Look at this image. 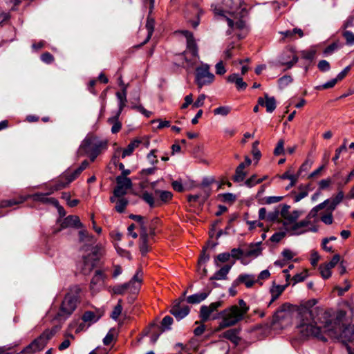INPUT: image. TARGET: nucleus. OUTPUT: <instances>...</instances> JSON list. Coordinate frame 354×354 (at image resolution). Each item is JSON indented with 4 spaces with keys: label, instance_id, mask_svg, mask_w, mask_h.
<instances>
[{
    "label": "nucleus",
    "instance_id": "37",
    "mask_svg": "<svg viewBox=\"0 0 354 354\" xmlns=\"http://www.w3.org/2000/svg\"><path fill=\"white\" fill-rule=\"evenodd\" d=\"M116 183L117 185L124 187L127 189H130L132 186L131 180L127 176H117Z\"/></svg>",
    "mask_w": 354,
    "mask_h": 354
},
{
    "label": "nucleus",
    "instance_id": "21",
    "mask_svg": "<svg viewBox=\"0 0 354 354\" xmlns=\"http://www.w3.org/2000/svg\"><path fill=\"white\" fill-rule=\"evenodd\" d=\"M148 237L147 228L143 227L142 231L140 232V251L142 256L145 255L149 250Z\"/></svg>",
    "mask_w": 354,
    "mask_h": 354
},
{
    "label": "nucleus",
    "instance_id": "12",
    "mask_svg": "<svg viewBox=\"0 0 354 354\" xmlns=\"http://www.w3.org/2000/svg\"><path fill=\"white\" fill-rule=\"evenodd\" d=\"M310 224V221H308V219H304L295 223L284 229L286 232L289 233L291 236H299L308 232L307 227L309 226Z\"/></svg>",
    "mask_w": 354,
    "mask_h": 354
},
{
    "label": "nucleus",
    "instance_id": "11",
    "mask_svg": "<svg viewBox=\"0 0 354 354\" xmlns=\"http://www.w3.org/2000/svg\"><path fill=\"white\" fill-rule=\"evenodd\" d=\"M222 301H217L211 303L209 305H203L200 308L199 317L202 322H205L209 319L214 315V312L216 311L218 308L223 306Z\"/></svg>",
    "mask_w": 354,
    "mask_h": 354
},
{
    "label": "nucleus",
    "instance_id": "61",
    "mask_svg": "<svg viewBox=\"0 0 354 354\" xmlns=\"http://www.w3.org/2000/svg\"><path fill=\"white\" fill-rule=\"evenodd\" d=\"M317 67L319 69V71L322 72L328 71L330 68V64L326 60H321L317 64Z\"/></svg>",
    "mask_w": 354,
    "mask_h": 354
},
{
    "label": "nucleus",
    "instance_id": "28",
    "mask_svg": "<svg viewBox=\"0 0 354 354\" xmlns=\"http://www.w3.org/2000/svg\"><path fill=\"white\" fill-rule=\"evenodd\" d=\"M301 215V212L299 210H294L286 216V219L282 221V224L285 227L298 222L297 220Z\"/></svg>",
    "mask_w": 354,
    "mask_h": 354
},
{
    "label": "nucleus",
    "instance_id": "46",
    "mask_svg": "<svg viewBox=\"0 0 354 354\" xmlns=\"http://www.w3.org/2000/svg\"><path fill=\"white\" fill-rule=\"evenodd\" d=\"M129 218L140 224V232L142 231L143 227L147 228V226L145 225V218L144 216H140V215H136V214H130Z\"/></svg>",
    "mask_w": 354,
    "mask_h": 354
},
{
    "label": "nucleus",
    "instance_id": "43",
    "mask_svg": "<svg viewBox=\"0 0 354 354\" xmlns=\"http://www.w3.org/2000/svg\"><path fill=\"white\" fill-rule=\"evenodd\" d=\"M141 198L145 202H146L149 205L150 207H155V200L152 194H150L147 192H145L142 193Z\"/></svg>",
    "mask_w": 354,
    "mask_h": 354
},
{
    "label": "nucleus",
    "instance_id": "18",
    "mask_svg": "<svg viewBox=\"0 0 354 354\" xmlns=\"http://www.w3.org/2000/svg\"><path fill=\"white\" fill-rule=\"evenodd\" d=\"M279 33L283 35V37L280 40L282 42H284L286 39L288 41H293L298 37L301 38L304 37L303 30L299 28H295L292 30H288L286 31H281Z\"/></svg>",
    "mask_w": 354,
    "mask_h": 354
},
{
    "label": "nucleus",
    "instance_id": "4",
    "mask_svg": "<svg viewBox=\"0 0 354 354\" xmlns=\"http://www.w3.org/2000/svg\"><path fill=\"white\" fill-rule=\"evenodd\" d=\"M211 7L216 16H220L227 21L228 27L231 29V30H227L228 35L231 34L232 31L243 30L245 28V22L241 19H238L233 12L224 10L216 5H212Z\"/></svg>",
    "mask_w": 354,
    "mask_h": 354
},
{
    "label": "nucleus",
    "instance_id": "19",
    "mask_svg": "<svg viewBox=\"0 0 354 354\" xmlns=\"http://www.w3.org/2000/svg\"><path fill=\"white\" fill-rule=\"evenodd\" d=\"M264 97L265 99L263 97L258 98V104L261 106H265L268 113H272L277 107L275 98L274 97H270L267 93L264 95Z\"/></svg>",
    "mask_w": 354,
    "mask_h": 354
},
{
    "label": "nucleus",
    "instance_id": "60",
    "mask_svg": "<svg viewBox=\"0 0 354 354\" xmlns=\"http://www.w3.org/2000/svg\"><path fill=\"white\" fill-rule=\"evenodd\" d=\"M259 145V142L258 140L255 141L252 144V154H253L254 158H256L257 160H259L261 156V151L258 149Z\"/></svg>",
    "mask_w": 354,
    "mask_h": 354
},
{
    "label": "nucleus",
    "instance_id": "32",
    "mask_svg": "<svg viewBox=\"0 0 354 354\" xmlns=\"http://www.w3.org/2000/svg\"><path fill=\"white\" fill-rule=\"evenodd\" d=\"M142 273L140 270H138L137 272L134 274L131 281H129V283H131V286L132 287L133 292H135L137 291L140 286V283L142 281Z\"/></svg>",
    "mask_w": 354,
    "mask_h": 354
},
{
    "label": "nucleus",
    "instance_id": "36",
    "mask_svg": "<svg viewBox=\"0 0 354 354\" xmlns=\"http://www.w3.org/2000/svg\"><path fill=\"white\" fill-rule=\"evenodd\" d=\"M119 115H118V113L115 116L108 119V122L109 124H112L111 132L113 133H116L119 132L121 129L122 124L118 120Z\"/></svg>",
    "mask_w": 354,
    "mask_h": 354
},
{
    "label": "nucleus",
    "instance_id": "5",
    "mask_svg": "<svg viewBox=\"0 0 354 354\" xmlns=\"http://www.w3.org/2000/svg\"><path fill=\"white\" fill-rule=\"evenodd\" d=\"M58 330L59 328L57 326L50 330H46L39 337L35 339L28 346L24 348L21 351V354H28L42 350L48 343V340L55 335Z\"/></svg>",
    "mask_w": 354,
    "mask_h": 354
},
{
    "label": "nucleus",
    "instance_id": "20",
    "mask_svg": "<svg viewBox=\"0 0 354 354\" xmlns=\"http://www.w3.org/2000/svg\"><path fill=\"white\" fill-rule=\"evenodd\" d=\"M82 226V224L80 222V218L75 215L68 216L62 221L60 224V227L62 229H65L68 227L80 228Z\"/></svg>",
    "mask_w": 354,
    "mask_h": 354
},
{
    "label": "nucleus",
    "instance_id": "31",
    "mask_svg": "<svg viewBox=\"0 0 354 354\" xmlns=\"http://www.w3.org/2000/svg\"><path fill=\"white\" fill-rule=\"evenodd\" d=\"M343 198H344V193L342 191L340 190L337 193V194L335 196V197L331 198L330 200L328 199L329 202L327 204L328 205L327 209L330 212H333V210H335L337 205L342 202Z\"/></svg>",
    "mask_w": 354,
    "mask_h": 354
},
{
    "label": "nucleus",
    "instance_id": "34",
    "mask_svg": "<svg viewBox=\"0 0 354 354\" xmlns=\"http://www.w3.org/2000/svg\"><path fill=\"white\" fill-rule=\"evenodd\" d=\"M141 141L140 140H134L131 142L128 146L123 150L122 153V158H124L127 156H130L133 150L139 146Z\"/></svg>",
    "mask_w": 354,
    "mask_h": 354
},
{
    "label": "nucleus",
    "instance_id": "42",
    "mask_svg": "<svg viewBox=\"0 0 354 354\" xmlns=\"http://www.w3.org/2000/svg\"><path fill=\"white\" fill-rule=\"evenodd\" d=\"M129 204V201L125 198H120L116 201L115 206V210L119 213L124 212L126 207Z\"/></svg>",
    "mask_w": 354,
    "mask_h": 354
},
{
    "label": "nucleus",
    "instance_id": "9",
    "mask_svg": "<svg viewBox=\"0 0 354 354\" xmlns=\"http://www.w3.org/2000/svg\"><path fill=\"white\" fill-rule=\"evenodd\" d=\"M214 75L210 72L209 65L202 63L196 68L195 82L199 88L212 84L214 80Z\"/></svg>",
    "mask_w": 354,
    "mask_h": 354
},
{
    "label": "nucleus",
    "instance_id": "24",
    "mask_svg": "<svg viewBox=\"0 0 354 354\" xmlns=\"http://www.w3.org/2000/svg\"><path fill=\"white\" fill-rule=\"evenodd\" d=\"M236 284L242 283L245 285L248 288H252L254 283H256V279L254 275L249 274H240L236 280L235 281Z\"/></svg>",
    "mask_w": 354,
    "mask_h": 354
},
{
    "label": "nucleus",
    "instance_id": "2",
    "mask_svg": "<svg viewBox=\"0 0 354 354\" xmlns=\"http://www.w3.org/2000/svg\"><path fill=\"white\" fill-rule=\"evenodd\" d=\"M81 291L82 289L79 286H74L70 288L60 304L59 309L55 317V319L62 322H65L74 313L80 302Z\"/></svg>",
    "mask_w": 354,
    "mask_h": 354
},
{
    "label": "nucleus",
    "instance_id": "7",
    "mask_svg": "<svg viewBox=\"0 0 354 354\" xmlns=\"http://www.w3.org/2000/svg\"><path fill=\"white\" fill-rule=\"evenodd\" d=\"M47 196L48 194L37 193L21 198L20 201H17L15 199L6 200L1 202L0 207H11L14 205L23 203L28 198H32L34 201H39L46 204H51L53 206H58V201L57 199L55 198H48Z\"/></svg>",
    "mask_w": 354,
    "mask_h": 354
},
{
    "label": "nucleus",
    "instance_id": "39",
    "mask_svg": "<svg viewBox=\"0 0 354 354\" xmlns=\"http://www.w3.org/2000/svg\"><path fill=\"white\" fill-rule=\"evenodd\" d=\"M155 194L159 195L160 201L162 203H167L173 196V194L169 191H161L159 189L155 190Z\"/></svg>",
    "mask_w": 354,
    "mask_h": 354
},
{
    "label": "nucleus",
    "instance_id": "26",
    "mask_svg": "<svg viewBox=\"0 0 354 354\" xmlns=\"http://www.w3.org/2000/svg\"><path fill=\"white\" fill-rule=\"evenodd\" d=\"M286 51L288 53V57L290 58L292 57V59L289 60L283 55H281L279 61L282 65H286L288 68H290L298 62V57L294 55V53L290 49H287Z\"/></svg>",
    "mask_w": 354,
    "mask_h": 354
},
{
    "label": "nucleus",
    "instance_id": "57",
    "mask_svg": "<svg viewBox=\"0 0 354 354\" xmlns=\"http://www.w3.org/2000/svg\"><path fill=\"white\" fill-rule=\"evenodd\" d=\"M313 160L307 159L300 167L297 174L301 175L303 171H308L312 165H313Z\"/></svg>",
    "mask_w": 354,
    "mask_h": 354
},
{
    "label": "nucleus",
    "instance_id": "8",
    "mask_svg": "<svg viewBox=\"0 0 354 354\" xmlns=\"http://www.w3.org/2000/svg\"><path fill=\"white\" fill-rule=\"evenodd\" d=\"M100 249L97 247L93 248L91 252L82 258L80 265L81 272L85 274H89L95 267L97 266L100 259Z\"/></svg>",
    "mask_w": 354,
    "mask_h": 354
},
{
    "label": "nucleus",
    "instance_id": "35",
    "mask_svg": "<svg viewBox=\"0 0 354 354\" xmlns=\"http://www.w3.org/2000/svg\"><path fill=\"white\" fill-rule=\"evenodd\" d=\"M116 96L118 99L119 100V110H118V115H120L123 109V108L125 106V104L127 102V88L124 86L122 89V92H118L116 93Z\"/></svg>",
    "mask_w": 354,
    "mask_h": 354
},
{
    "label": "nucleus",
    "instance_id": "13",
    "mask_svg": "<svg viewBox=\"0 0 354 354\" xmlns=\"http://www.w3.org/2000/svg\"><path fill=\"white\" fill-rule=\"evenodd\" d=\"M82 171L77 168L73 171H66L61 176V179L58 181L55 186L56 189H61L68 185L72 181L76 179Z\"/></svg>",
    "mask_w": 354,
    "mask_h": 354
},
{
    "label": "nucleus",
    "instance_id": "14",
    "mask_svg": "<svg viewBox=\"0 0 354 354\" xmlns=\"http://www.w3.org/2000/svg\"><path fill=\"white\" fill-rule=\"evenodd\" d=\"M183 301V298H178L174 301L172 308L170 310V313L177 319L180 320L185 317L189 313V307L187 305L181 306V302Z\"/></svg>",
    "mask_w": 354,
    "mask_h": 354
},
{
    "label": "nucleus",
    "instance_id": "47",
    "mask_svg": "<svg viewBox=\"0 0 354 354\" xmlns=\"http://www.w3.org/2000/svg\"><path fill=\"white\" fill-rule=\"evenodd\" d=\"M319 270L321 275L324 279H328L331 276V268L327 266L326 264L320 265Z\"/></svg>",
    "mask_w": 354,
    "mask_h": 354
},
{
    "label": "nucleus",
    "instance_id": "15",
    "mask_svg": "<svg viewBox=\"0 0 354 354\" xmlns=\"http://www.w3.org/2000/svg\"><path fill=\"white\" fill-rule=\"evenodd\" d=\"M106 278L104 272L100 270H97L95 272V274L93 277L91 283L90 288L93 292H97L104 286V279Z\"/></svg>",
    "mask_w": 354,
    "mask_h": 354
},
{
    "label": "nucleus",
    "instance_id": "49",
    "mask_svg": "<svg viewBox=\"0 0 354 354\" xmlns=\"http://www.w3.org/2000/svg\"><path fill=\"white\" fill-rule=\"evenodd\" d=\"M121 302H122V300L120 299L118 301V304L115 306V308L112 312L111 317H112V319H113L115 320L118 319V317L120 315V314L122 311V306Z\"/></svg>",
    "mask_w": 354,
    "mask_h": 354
},
{
    "label": "nucleus",
    "instance_id": "30",
    "mask_svg": "<svg viewBox=\"0 0 354 354\" xmlns=\"http://www.w3.org/2000/svg\"><path fill=\"white\" fill-rule=\"evenodd\" d=\"M286 286H287V285H286V286L276 285V286H273L270 288V293L272 295V298L268 304V306H270L272 303H273L276 299H278V297L285 290Z\"/></svg>",
    "mask_w": 354,
    "mask_h": 354
},
{
    "label": "nucleus",
    "instance_id": "55",
    "mask_svg": "<svg viewBox=\"0 0 354 354\" xmlns=\"http://www.w3.org/2000/svg\"><path fill=\"white\" fill-rule=\"evenodd\" d=\"M315 55V50H303L301 52V56L303 59L312 61Z\"/></svg>",
    "mask_w": 354,
    "mask_h": 354
},
{
    "label": "nucleus",
    "instance_id": "52",
    "mask_svg": "<svg viewBox=\"0 0 354 354\" xmlns=\"http://www.w3.org/2000/svg\"><path fill=\"white\" fill-rule=\"evenodd\" d=\"M173 323V318L170 316H165L161 322V327L162 330H168Z\"/></svg>",
    "mask_w": 354,
    "mask_h": 354
},
{
    "label": "nucleus",
    "instance_id": "17",
    "mask_svg": "<svg viewBox=\"0 0 354 354\" xmlns=\"http://www.w3.org/2000/svg\"><path fill=\"white\" fill-rule=\"evenodd\" d=\"M261 242L250 244L248 248L243 249L244 257L257 258L262 253Z\"/></svg>",
    "mask_w": 354,
    "mask_h": 354
},
{
    "label": "nucleus",
    "instance_id": "1",
    "mask_svg": "<svg viewBox=\"0 0 354 354\" xmlns=\"http://www.w3.org/2000/svg\"><path fill=\"white\" fill-rule=\"evenodd\" d=\"M345 313L339 311L335 315L331 310H321L315 319L313 311L306 306L297 310L296 328L304 338H315L326 342L328 338L339 339L346 337V333L353 332L351 326L344 327L342 324Z\"/></svg>",
    "mask_w": 354,
    "mask_h": 354
},
{
    "label": "nucleus",
    "instance_id": "3",
    "mask_svg": "<svg viewBox=\"0 0 354 354\" xmlns=\"http://www.w3.org/2000/svg\"><path fill=\"white\" fill-rule=\"evenodd\" d=\"M244 316L245 315L239 311V306L233 305L216 313V315H214L212 319L215 320L221 318V322L219 323L216 330L218 331L236 325L243 319Z\"/></svg>",
    "mask_w": 354,
    "mask_h": 354
},
{
    "label": "nucleus",
    "instance_id": "10",
    "mask_svg": "<svg viewBox=\"0 0 354 354\" xmlns=\"http://www.w3.org/2000/svg\"><path fill=\"white\" fill-rule=\"evenodd\" d=\"M102 145V142L96 137L87 136L82 142L77 153L80 156H84L91 151H100Z\"/></svg>",
    "mask_w": 354,
    "mask_h": 354
},
{
    "label": "nucleus",
    "instance_id": "48",
    "mask_svg": "<svg viewBox=\"0 0 354 354\" xmlns=\"http://www.w3.org/2000/svg\"><path fill=\"white\" fill-rule=\"evenodd\" d=\"M270 276V273L268 270H264L261 271L259 274L258 275L257 279H256L257 283L259 284L260 286L263 285V280L268 279Z\"/></svg>",
    "mask_w": 354,
    "mask_h": 354
},
{
    "label": "nucleus",
    "instance_id": "59",
    "mask_svg": "<svg viewBox=\"0 0 354 354\" xmlns=\"http://www.w3.org/2000/svg\"><path fill=\"white\" fill-rule=\"evenodd\" d=\"M287 232L286 230L284 232H279L274 233L270 239L272 242L278 243L279 242L284 236Z\"/></svg>",
    "mask_w": 354,
    "mask_h": 354
},
{
    "label": "nucleus",
    "instance_id": "51",
    "mask_svg": "<svg viewBox=\"0 0 354 354\" xmlns=\"http://www.w3.org/2000/svg\"><path fill=\"white\" fill-rule=\"evenodd\" d=\"M342 35L345 38L347 45L352 46L354 44V33L349 30H345Z\"/></svg>",
    "mask_w": 354,
    "mask_h": 354
},
{
    "label": "nucleus",
    "instance_id": "25",
    "mask_svg": "<svg viewBox=\"0 0 354 354\" xmlns=\"http://www.w3.org/2000/svg\"><path fill=\"white\" fill-rule=\"evenodd\" d=\"M227 82L234 83L239 91H243L247 88V83L245 82L239 74L233 73L227 77Z\"/></svg>",
    "mask_w": 354,
    "mask_h": 354
},
{
    "label": "nucleus",
    "instance_id": "54",
    "mask_svg": "<svg viewBox=\"0 0 354 354\" xmlns=\"http://www.w3.org/2000/svg\"><path fill=\"white\" fill-rule=\"evenodd\" d=\"M246 176V173L243 170L236 169L235 174L233 176V180L234 182H241L244 180Z\"/></svg>",
    "mask_w": 354,
    "mask_h": 354
},
{
    "label": "nucleus",
    "instance_id": "27",
    "mask_svg": "<svg viewBox=\"0 0 354 354\" xmlns=\"http://www.w3.org/2000/svg\"><path fill=\"white\" fill-rule=\"evenodd\" d=\"M103 312L97 310V312L86 311L82 316V319L85 322L95 323L97 322L102 316Z\"/></svg>",
    "mask_w": 354,
    "mask_h": 354
},
{
    "label": "nucleus",
    "instance_id": "45",
    "mask_svg": "<svg viewBox=\"0 0 354 354\" xmlns=\"http://www.w3.org/2000/svg\"><path fill=\"white\" fill-rule=\"evenodd\" d=\"M230 254L229 252H223L218 254L214 259V263L216 266H218V261L221 263L227 262L230 260Z\"/></svg>",
    "mask_w": 354,
    "mask_h": 354
},
{
    "label": "nucleus",
    "instance_id": "38",
    "mask_svg": "<svg viewBox=\"0 0 354 354\" xmlns=\"http://www.w3.org/2000/svg\"><path fill=\"white\" fill-rule=\"evenodd\" d=\"M299 174H292L290 171H286L281 176L282 179H288V181H290L289 185L287 187V189L293 187L298 180Z\"/></svg>",
    "mask_w": 354,
    "mask_h": 354
},
{
    "label": "nucleus",
    "instance_id": "50",
    "mask_svg": "<svg viewBox=\"0 0 354 354\" xmlns=\"http://www.w3.org/2000/svg\"><path fill=\"white\" fill-rule=\"evenodd\" d=\"M274 155L276 156H280L284 153V141L283 140H279L277 144L276 147L274 149Z\"/></svg>",
    "mask_w": 354,
    "mask_h": 354
},
{
    "label": "nucleus",
    "instance_id": "44",
    "mask_svg": "<svg viewBox=\"0 0 354 354\" xmlns=\"http://www.w3.org/2000/svg\"><path fill=\"white\" fill-rule=\"evenodd\" d=\"M266 178V176H264L263 178L257 179L256 175H252L250 178L245 180V184L248 187H252L255 185L261 183Z\"/></svg>",
    "mask_w": 354,
    "mask_h": 354
},
{
    "label": "nucleus",
    "instance_id": "58",
    "mask_svg": "<svg viewBox=\"0 0 354 354\" xmlns=\"http://www.w3.org/2000/svg\"><path fill=\"white\" fill-rule=\"evenodd\" d=\"M230 111L229 106H219L214 110V115L226 116Z\"/></svg>",
    "mask_w": 354,
    "mask_h": 354
},
{
    "label": "nucleus",
    "instance_id": "41",
    "mask_svg": "<svg viewBox=\"0 0 354 354\" xmlns=\"http://www.w3.org/2000/svg\"><path fill=\"white\" fill-rule=\"evenodd\" d=\"M131 288L133 292L132 287L131 286V283H125L120 285H117L113 287V291L116 295H123L128 289Z\"/></svg>",
    "mask_w": 354,
    "mask_h": 354
},
{
    "label": "nucleus",
    "instance_id": "23",
    "mask_svg": "<svg viewBox=\"0 0 354 354\" xmlns=\"http://www.w3.org/2000/svg\"><path fill=\"white\" fill-rule=\"evenodd\" d=\"M225 265L219 270L216 271L210 278L209 280H225L227 279V274L230 271L232 265Z\"/></svg>",
    "mask_w": 354,
    "mask_h": 354
},
{
    "label": "nucleus",
    "instance_id": "64",
    "mask_svg": "<svg viewBox=\"0 0 354 354\" xmlns=\"http://www.w3.org/2000/svg\"><path fill=\"white\" fill-rule=\"evenodd\" d=\"M223 4L228 10H233L239 6V3L234 2V0H223Z\"/></svg>",
    "mask_w": 354,
    "mask_h": 354
},
{
    "label": "nucleus",
    "instance_id": "22",
    "mask_svg": "<svg viewBox=\"0 0 354 354\" xmlns=\"http://www.w3.org/2000/svg\"><path fill=\"white\" fill-rule=\"evenodd\" d=\"M211 290H207L203 292H198L194 295H192L190 296H188L186 298V301L188 304H197L201 303V301L206 299V298L209 296L210 294Z\"/></svg>",
    "mask_w": 354,
    "mask_h": 354
},
{
    "label": "nucleus",
    "instance_id": "40",
    "mask_svg": "<svg viewBox=\"0 0 354 354\" xmlns=\"http://www.w3.org/2000/svg\"><path fill=\"white\" fill-rule=\"evenodd\" d=\"M154 24H155L154 19L151 18L149 16H148L147 23H146V28L147 30L148 35H147V37L146 40L144 41V44L147 42L150 39L151 37L152 36V34H153V30H154Z\"/></svg>",
    "mask_w": 354,
    "mask_h": 354
},
{
    "label": "nucleus",
    "instance_id": "6",
    "mask_svg": "<svg viewBox=\"0 0 354 354\" xmlns=\"http://www.w3.org/2000/svg\"><path fill=\"white\" fill-rule=\"evenodd\" d=\"M197 58H198V46L193 38L187 41L186 50L178 55L177 60L180 62L183 66L186 64L188 67H192Z\"/></svg>",
    "mask_w": 354,
    "mask_h": 354
},
{
    "label": "nucleus",
    "instance_id": "33",
    "mask_svg": "<svg viewBox=\"0 0 354 354\" xmlns=\"http://www.w3.org/2000/svg\"><path fill=\"white\" fill-rule=\"evenodd\" d=\"M328 202H329V200L327 199V200H325L324 202L321 203L320 204H319V205H316L315 207H314L310 210V212H309V214H308V216L306 217L305 219H308V221H310V219L312 218L316 217L317 215V212L319 210L324 209L327 205Z\"/></svg>",
    "mask_w": 354,
    "mask_h": 354
},
{
    "label": "nucleus",
    "instance_id": "16",
    "mask_svg": "<svg viewBox=\"0 0 354 354\" xmlns=\"http://www.w3.org/2000/svg\"><path fill=\"white\" fill-rule=\"evenodd\" d=\"M163 331L158 324L152 323L143 330L142 335L143 336L150 335L151 342L155 344Z\"/></svg>",
    "mask_w": 354,
    "mask_h": 354
},
{
    "label": "nucleus",
    "instance_id": "62",
    "mask_svg": "<svg viewBox=\"0 0 354 354\" xmlns=\"http://www.w3.org/2000/svg\"><path fill=\"white\" fill-rule=\"evenodd\" d=\"M321 221L326 225L333 223V218L332 212L329 211L328 213L322 215L320 218Z\"/></svg>",
    "mask_w": 354,
    "mask_h": 354
},
{
    "label": "nucleus",
    "instance_id": "63",
    "mask_svg": "<svg viewBox=\"0 0 354 354\" xmlns=\"http://www.w3.org/2000/svg\"><path fill=\"white\" fill-rule=\"evenodd\" d=\"M41 59L46 64H51L54 61V57L48 52H46L41 55Z\"/></svg>",
    "mask_w": 354,
    "mask_h": 354
},
{
    "label": "nucleus",
    "instance_id": "56",
    "mask_svg": "<svg viewBox=\"0 0 354 354\" xmlns=\"http://www.w3.org/2000/svg\"><path fill=\"white\" fill-rule=\"evenodd\" d=\"M230 254V257H232L235 259H241L243 257H244L243 249L241 248H233Z\"/></svg>",
    "mask_w": 354,
    "mask_h": 354
},
{
    "label": "nucleus",
    "instance_id": "29",
    "mask_svg": "<svg viewBox=\"0 0 354 354\" xmlns=\"http://www.w3.org/2000/svg\"><path fill=\"white\" fill-rule=\"evenodd\" d=\"M239 330L237 329H230L224 332L221 335V337L225 338L231 341L234 344L237 345L240 341V338L238 336Z\"/></svg>",
    "mask_w": 354,
    "mask_h": 354
},
{
    "label": "nucleus",
    "instance_id": "53",
    "mask_svg": "<svg viewBox=\"0 0 354 354\" xmlns=\"http://www.w3.org/2000/svg\"><path fill=\"white\" fill-rule=\"evenodd\" d=\"M337 82L338 80L335 77L324 83L322 85L317 86L316 88L318 90L330 88H333L337 84Z\"/></svg>",
    "mask_w": 354,
    "mask_h": 354
}]
</instances>
